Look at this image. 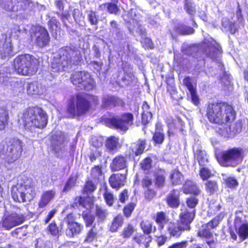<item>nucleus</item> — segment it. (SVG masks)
I'll use <instances>...</instances> for the list:
<instances>
[{
	"label": "nucleus",
	"instance_id": "obj_5",
	"mask_svg": "<svg viewBox=\"0 0 248 248\" xmlns=\"http://www.w3.org/2000/svg\"><path fill=\"white\" fill-rule=\"evenodd\" d=\"M245 156L243 148L234 147L217 153L216 154V158L222 167H235L243 161Z\"/></svg>",
	"mask_w": 248,
	"mask_h": 248
},
{
	"label": "nucleus",
	"instance_id": "obj_48",
	"mask_svg": "<svg viewBox=\"0 0 248 248\" xmlns=\"http://www.w3.org/2000/svg\"><path fill=\"white\" fill-rule=\"evenodd\" d=\"M78 178V174H76L75 176H70L66 181L65 184L62 189V192H66L73 187L77 183Z\"/></svg>",
	"mask_w": 248,
	"mask_h": 248
},
{
	"label": "nucleus",
	"instance_id": "obj_2",
	"mask_svg": "<svg viewBox=\"0 0 248 248\" xmlns=\"http://www.w3.org/2000/svg\"><path fill=\"white\" fill-rule=\"evenodd\" d=\"M99 104L98 96L88 93H78L71 96L69 99L66 113L69 117L79 118L85 115Z\"/></svg>",
	"mask_w": 248,
	"mask_h": 248
},
{
	"label": "nucleus",
	"instance_id": "obj_38",
	"mask_svg": "<svg viewBox=\"0 0 248 248\" xmlns=\"http://www.w3.org/2000/svg\"><path fill=\"white\" fill-rule=\"evenodd\" d=\"M103 167L101 165H94L91 170V177L94 182H98L103 175Z\"/></svg>",
	"mask_w": 248,
	"mask_h": 248
},
{
	"label": "nucleus",
	"instance_id": "obj_63",
	"mask_svg": "<svg viewBox=\"0 0 248 248\" xmlns=\"http://www.w3.org/2000/svg\"><path fill=\"white\" fill-rule=\"evenodd\" d=\"M184 9L186 12L189 15L193 16L196 13L195 6L190 2H186L185 4Z\"/></svg>",
	"mask_w": 248,
	"mask_h": 248
},
{
	"label": "nucleus",
	"instance_id": "obj_55",
	"mask_svg": "<svg viewBox=\"0 0 248 248\" xmlns=\"http://www.w3.org/2000/svg\"><path fill=\"white\" fill-rule=\"evenodd\" d=\"M88 13L87 18L89 22L91 25H97L98 24L99 20L98 15L93 10L87 11Z\"/></svg>",
	"mask_w": 248,
	"mask_h": 248
},
{
	"label": "nucleus",
	"instance_id": "obj_45",
	"mask_svg": "<svg viewBox=\"0 0 248 248\" xmlns=\"http://www.w3.org/2000/svg\"><path fill=\"white\" fill-rule=\"evenodd\" d=\"M39 84L37 81L28 83L26 87L27 93L30 95L39 94Z\"/></svg>",
	"mask_w": 248,
	"mask_h": 248
},
{
	"label": "nucleus",
	"instance_id": "obj_39",
	"mask_svg": "<svg viewBox=\"0 0 248 248\" xmlns=\"http://www.w3.org/2000/svg\"><path fill=\"white\" fill-rule=\"evenodd\" d=\"M46 231L49 235L58 237L62 233V227H59L55 221H52L47 226Z\"/></svg>",
	"mask_w": 248,
	"mask_h": 248
},
{
	"label": "nucleus",
	"instance_id": "obj_47",
	"mask_svg": "<svg viewBox=\"0 0 248 248\" xmlns=\"http://www.w3.org/2000/svg\"><path fill=\"white\" fill-rule=\"evenodd\" d=\"M198 196L192 195L186 198L185 203L190 211H196V207L198 204Z\"/></svg>",
	"mask_w": 248,
	"mask_h": 248
},
{
	"label": "nucleus",
	"instance_id": "obj_57",
	"mask_svg": "<svg viewBox=\"0 0 248 248\" xmlns=\"http://www.w3.org/2000/svg\"><path fill=\"white\" fill-rule=\"evenodd\" d=\"M60 23L55 17H52L48 22V29L51 33L56 31L59 28Z\"/></svg>",
	"mask_w": 248,
	"mask_h": 248
},
{
	"label": "nucleus",
	"instance_id": "obj_64",
	"mask_svg": "<svg viewBox=\"0 0 248 248\" xmlns=\"http://www.w3.org/2000/svg\"><path fill=\"white\" fill-rule=\"evenodd\" d=\"M143 46L147 49H153L154 48V43L152 39L148 37H145L141 42Z\"/></svg>",
	"mask_w": 248,
	"mask_h": 248
},
{
	"label": "nucleus",
	"instance_id": "obj_51",
	"mask_svg": "<svg viewBox=\"0 0 248 248\" xmlns=\"http://www.w3.org/2000/svg\"><path fill=\"white\" fill-rule=\"evenodd\" d=\"M84 221L86 228L92 227L95 220V217L93 215L87 212H83L81 215Z\"/></svg>",
	"mask_w": 248,
	"mask_h": 248
},
{
	"label": "nucleus",
	"instance_id": "obj_18",
	"mask_svg": "<svg viewBox=\"0 0 248 248\" xmlns=\"http://www.w3.org/2000/svg\"><path fill=\"white\" fill-rule=\"evenodd\" d=\"M128 168V161L126 155L119 154L115 156L110 164V169L112 171H118Z\"/></svg>",
	"mask_w": 248,
	"mask_h": 248
},
{
	"label": "nucleus",
	"instance_id": "obj_25",
	"mask_svg": "<svg viewBox=\"0 0 248 248\" xmlns=\"http://www.w3.org/2000/svg\"><path fill=\"white\" fill-rule=\"evenodd\" d=\"M55 196V191L48 190L43 192L38 202V208L43 209L46 206Z\"/></svg>",
	"mask_w": 248,
	"mask_h": 248
},
{
	"label": "nucleus",
	"instance_id": "obj_4",
	"mask_svg": "<svg viewBox=\"0 0 248 248\" xmlns=\"http://www.w3.org/2000/svg\"><path fill=\"white\" fill-rule=\"evenodd\" d=\"M14 70L18 75L32 76L36 74L40 67L39 58L28 54H21L16 56L12 62Z\"/></svg>",
	"mask_w": 248,
	"mask_h": 248
},
{
	"label": "nucleus",
	"instance_id": "obj_21",
	"mask_svg": "<svg viewBox=\"0 0 248 248\" xmlns=\"http://www.w3.org/2000/svg\"><path fill=\"white\" fill-rule=\"evenodd\" d=\"M126 174H112L108 179V183L112 188L118 190L124 185Z\"/></svg>",
	"mask_w": 248,
	"mask_h": 248
},
{
	"label": "nucleus",
	"instance_id": "obj_17",
	"mask_svg": "<svg viewBox=\"0 0 248 248\" xmlns=\"http://www.w3.org/2000/svg\"><path fill=\"white\" fill-rule=\"evenodd\" d=\"M195 215L196 211H190L187 209H186L180 213L179 216V224L185 228L186 231L190 230V224L194 220Z\"/></svg>",
	"mask_w": 248,
	"mask_h": 248
},
{
	"label": "nucleus",
	"instance_id": "obj_52",
	"mask_svg": "<svg viewBox=\"0 0 248 248\" xmlns=\"http://www.w3.org/2000/svg\"><path fill=\"white\" fill-rule=\"evenodd\" d=\"M152 140L155 145L162 144L165 140V135L163 132L155 131L153 134Z\"/></svg>",
	"mask_w": 248,
	"mask_h": 248
},
{
	"label": "nucleus",
	"instance_id": "obj_58",
	"mask_svg": "<svg viewBox=\"0 0 248 248\" xmlns=\"http://www.w3.org/2000/svg\"><path fill=\"white\" fill-rule=\"evenodd\" d=\"M156 195L155 190L151 187L145 188L144 191V196L145 198L148 201L152 200Z\"/></svg>",
	"mask_w": 248,
	"mask_h": 248
},
{
	"label": "nucleus",
	"instance_id": "obj_1",
	"mask_svg": "<svg viewBox=\"0 0 248 248\" xmlns=\"http://www.w3.org/2000/svg\"><path fill=\"white\" fill-rule=\"evenodd\" d=\"M205 112L208 121L218 125L214 128L217 135L230 138L242 131V124L240 122L232 123L236 119L237 114L232 104L223 101L208 102Z\"/></svg>",
	"mask_w": 248,
	"mask_h": 248
},
{
	"label": "nucleus",
	"instance_id": "obj_23",
	"mask_svg": "<svg viewBox=\"0 0 248 248\" xmlns=\"http://www.w3.org/2000/svg\"><path fill=\"white\" fill-rule=\"evenodd\" d=\"M102 108H107L108 107H115L119 105H123L124 101L120 98L111 95H106L102 97Z\"/></svg>",
	"mask_w": 248,
	"mask_h": 248
},
{
	"label": "nucleus",
	"instance_id": "obj_14",
	"mask_svg": "<svg viewBox=\"0 0 248 248\" xmlns=\"http://www.w3.org/2000/svg\"><path fill=\"white\" fill-rule=\"evenodd\" d=\"M25 220V218L23 215L12 213L3 218L1 224L5 229L9 230L22 224Z\"/></svg>",
	"mask_w": 248,
	"mask_h": 248
},
{
	"label": "nucleus",
	"instance_id": "obj_60",
	"mask_svg": "<svg viewBox=\"0 0 248 248\" xmlns=\"http://www.w3.org/2000/svg\"><path fill=\"white\" fill-rule=\"evenodd\" d=\"M107 9L109 14L117 15L119 11V8L117 3L108 2Z\"/></svg>",
	"mask_w": 248,
	"mask_h": 248
},
{
	"label": "nucleus",
	"instance_id": "obj_50",
	"mask_svg": "<svg viewBox=\"0 0 248 248\" xmlns=\"http://www.w3.org/2000/svg\"><path fill=\"white\" fill-rule=\"evenodd\" d=\"M199 175L203 181H206L209 180L213 176V174L209 169L203 166L200 168Z\"/></svg>",
	"mask_w": 248,
	"mask_h": 248
},
{
	"label": "nucleus",
	"instance_id": "obj_20",
	"mask_svg": "<svg viewBox=\"0 0 248 248\" xmlns=\"http://www.w3.org/2000/svg\"><path fill=\"white\" fill-rule=\"evenodd\" d=\"M182 190L185 194H191L198 196L201 193V190L197 183L192 180L186 179L182 187Z\"/></svg>",
	"mask_w": 248,
	"mask_h": 248
},
{
	"label": "nucleus",
	"instance_id": "obj_31",
	"mask_svg": "<svg viewBox=\"0 0 248 248\" xmlns=\"http://www.w3.org/2000/svg\"><path fill=\"white\" fill-rule=\"evenodd\" d=\"M170 183L172 186L180 185L184 179V175L178 167L173 169L169 176Z\"/></svg>",
	"mask_w": 248,
	"mask_h": 248
},
{
	"label": "nucleus",
	"instance_id": "obj_43",
	"mask_svg": "<svg viewBox=\"0 0 248 248\" xmlns=\"http://www.w3.org/2000/svg\"><path fill=\"white\" fill-rule=\"evenodd\" d=\"M185 231H186V229L180 224L179 225L169 227L168 228V231L170 236L177 238L180 237L182 232Z\"/></svg>",
	"mask_w": 248,
	"mask_h": 248
},
{
	"label": "nucleus",
	"instance_id": "obj_27",
	"mask_svg": "<svg viewBox=\"0 0 248 248\" xmlns=\"http://www.w3.org/2000/svg\"><path fill=\"white\" fill-rule=\"evenodd\" d=\"M221 30L223 32L234 34L238 31V28L235 22L231 21L228 17H223L221 21Z\"/></svg>",
	"mask_w": 248,
	"mask_h": 248
},
{
	"label": "nucleus",
	"instance_id": "obj_19",
	"mask_svg": "<svg viewBox=\"0 0 248 248\" xmlns=\"http://www.w3.org/2000/svg\"><path fill=\"white\" fill-rule=\"evenodd\" d=\"M234 227L241 241L248 238V223H243L240 217H235Z\"/></svg>",
	"mask_w": 248,
	"mask_h": 248
},
{
	"label": "nucleus",
	"instance_id": "obj_62",
	"mask_svg": "<svg viewBox=\"0 0 248 248\" xmlns=\"http://www.w3.org/2000/svg\"><path fill=\"white\" fill-rule=\"evenodd\" d=\"M153 185L152 179L148 176H145L142 179L141 186L143 188L151 187Z\"/></svg>",
	"mask_w": 248,
	"mask_h": 248
},
{
	"label": "nucleus",
	"instance_id": "obj_36",
	"mask_svg": "<svg viewBox=\"0 0 248 248\" xmlns=\"http://www.w3.org/2000/svg\"><path fill=\"white\" fill-rule=\"evenodd\" d=\"M93 181L90 179L86 180L82 187V194L89 196L93 193L97 188L96 184Z\"/></svg>",
	"mask_w": 248,
	"mask_h": 248
},
{
	"label": "nucleus",
	"instance_id": "obj_61",
	"mask_svg": "<svg viewBox=\"0 0 248 248\" xmlns=\"http://www.w3.org/2000/svg\"><path fill=\"white\" fill-rule=\"evenodd\" d=\"M152 117V114L150 111L142 112L141 115V123L146 125Z\"/></svg>",
	"mask_w": 248,
	"mask_h": 248
},
{
	"label": "nucleus",
	"instance_id": "obj_56",
	"mask_svg": "<svg viewBox=\"0 0 248 248\" xmlns=\"http://www.w3.org/2000/svg\"><path fill=\"white\" fill-rule=\"evenodd\" d=\"M103 196L106 204L109 206H111L114 202L113 194L106 189L104 191Z\"/></svg>",
	"mask_w": 248,
	"mask_h": 248
},
{
	"label": "nucleus",
	"instance_id": "obj_34",
	"mask_svg": "<svg viewBox=\"0 0 248 248\" xmlns=\"http://www.w3.org/2000/svg\"><path fill=\"white\" fill-rule=\"evenodd\" d=\"M152 237L151 235H147L145 233L136 235L133 237V240L139 246L143 245L145 248H148L150 243L152 241Z\"/></svg>",
	"mask_w": 248,
	"mask_h": 248
},
{
	"label": "nucleus",
	"instance_id": "obj_28",
	"mask_svg": "<svg viewBox=\"0 0 248 248\" xmlns=\"http://www.w3.org/2000/svg\"><path fill=\"white\" fill-rule=\"evenodd\" d=\"M124 223V217L122 215L119 214L113 218L109 226V231L111 232H116L122 227Z\"/></svg>",
	"mask_w": 248,
	"mask_h": 248
},
{
	"label": "nucleus",
	"instance_id": "obj_13",
	"mask_svg": "<svg viewBox=\"0 0 248 248\" xmlns=\"http://www.w3.org/2000/svg\"><path fill=\"white\" fill-rule=\"evenodd\" d=\"M71 59H68L67 57L61 56L59 58H55L51 62L49 70L52 77L55 74L65 71V69L71 62Z\"/></svg>",
	"mask_w": 248,
	"mask_h": 248
},
{
	"label": "nucleus",
	"instance_id": "obj_30",
	"mask_svg": "<svg viewBox=\"0 0 248 248\" xmlns=\"http://www.w3.org/2000/svg\"><path fill=\"white\" fill-rule=\"evenodd\" d=\"M203 185L205 192L209 196L216 194L218 190V184L216 180H208Z\"/></svg>",
	"mask_w": 248,
	"mask_h": 248
},
{
	"label": "nucleus",
	"instance_id": "obj_42",
	"mask_svg": "<svg viewBox=\"0 0 248 248\" xmlns=\"http://www.w3.org/2000/svg\"><path fill=\"white\" fill-rule=\"evenodd\" d=\"M98 236V232L95 227V224L90 228L86 232L85 237L84 240L85 243H91L97 239Z\"/></svg>",
	"mask_w": 248,
	"mask_h": 248
},
{
	"label": "nucleus",
	"instance_id": "obj_29",
	"mask_svg": "<svg viewBox=\"0 0 248 248\" xmlns=\"http://www.w3.org/2000/svg\"><path fill=\"white\" fill-rule=\"evenodd\" d=\"M140 229L142 232L147 235H151L156 231V227L154 225L153 222L148 219L142 220L140 224Z\"/></svg>",
	"mask_w": 248,
	"mask_h": 248
},
{
	"label": "nucleus",
	"instance_id": "obj_10",
	"mask_svg": "<svg viewBox=\"0 0 248 248\" xmlns=\"http://www.w3.org/2000/svg\"><path fill=\"white\" fill-rule=\"evenodd\" d=\"M29 189H32V186L16 184L13 185L11 188V195L13 200L18 203H24L30 201L33 197L31 196L29 198L27 191Z\"/></svg>",
	"mask_w": 248,
	"mask_h": 248
},
{
	"label": "nucleus",
	"instance_id": "obj_22",
	"mask_svg": "<svg viewBox=\"0 0 248 248\" xmlns=\"http://www.w3.org/2000/svg\"><path fill=\"white\" fill-rule=\"evenodd\" d=\"M165 201L170 208H178L180 204V194L178 190L171 189L166 197Z\"/></svg>",
	"mask_w": 248,
	"mask_h": 248
},
{
	"label": "nucleus",
	"instance_id": "obj_37",
	"mask_svg": "<svg viewBox=\"0 0 248 248\" xmlns=\"http://www.w3.org/2000/svg\"><path fill=\"white\" fill-rule=\"evenodd\" d=\"M13 47L11 42H5L0 52V57L2 60L13 56Z\"/></svg>",
	"mask_w": 248,
	"mask_h": 248
},
{
	"label": "nucleus",
	"instance_id": "obj_59",
	"mask_svg": "<svg viewBox=\"0 0 248 248\" xmlns=\"http://www.w3.org/2000/svg\"><path fill=\"white\" fill-rule=\"evenodd\" d=\"M196 157L200 167L205 166L206 164L209 162L208 159L204 157L203 153L201 151L197 153Z\"/></svg>",
	"mask_w": 248,
	"mask_h": 248
},
{
	"label": "nucleus",
	"instance_id": "obj_9",
	"mask_svg": "<svg viewBox=\"0 0 248 248\" xmlns=\"http://www.w3.org/2000/svg\"><path fill=\"white\" fill-rule=\"evenodd\" d=\"M226 213L221 212L211 220L202 225V229L198 232V236L202 238L210 239L213 237V233L211 230L216 229L220 222L224 218Z\"/></svg>",
	"mask_w": 248,
	"mask_h": 248
},
{
	"label": "nucleus",
	"instance_id": "obj_40",
	"mask_svg": "<svg viewBox=\"0 0 248 248\" xmlns=\"http://www.w3.org/2000/svg\"><path fill=\"white\" fill-rule=\"evenodd\" d=\"M9 116L7 111L0 107V131L4 130L8 126Z\"/></svg>",
	"mask_w": 248,
	"mask_h": 248
},
{
	"label": "nucleus",
	"instance_id": "obj_46",
	"mask_svg": "<svg viewBox=\"0 0 248 248\" xmlns=\"http://www.w3.org/2000/svg\"><path fill=\"white\" fill-rule=\"evenodd\" d=\"M153 160L150 156L144 158L140 163V168L144 172L148 173L153 168Z\"/></svg>",
	"mask_w": 248,
	"mask_h": 248
},
{
	"label": "nucleus",
	"instance_id": "obj_3",
	"mask_svg": "<svg viewBox=\"0 0 248 248\" xmlns=\"http://www.w3.org/2000/svg\"><path fill=\"white\" fill-rule=\"evenodd\" d=\"M22 120L24 129L31 132L35 128H44L48 122L46 113L38 106L26 108L23 113Z\"/></svg>",
	"mask_w": 248,
	"mask_h": 248
},
{
	"label": "nucleus",
	"instance_id": "obj_12",
	"mask_svg": "<svg viewBox=\"0 0 248 248\" xmlns=\"http://www.w3.org/2000/svg\"><path fill=\"white\" fill-rule=\"evenodd\" d=\"M76 216L73 213L68 214L64 218L67 224L65 234L69 238H73L79 234L83 230V225L76 221Z\"/></svg>",
	"mask_w": 248,
	"mask_h": 248
},
{
	"label": "nucleus",
	"instance_id": "obj_53",
	"mask_svg": "<svg viewBox=\"0 0 248 248\" xmlns=\"http://www.w3.org/2000/svg\"><path fill=\"white\" fill-rule=\"evenodd\" d=\"M95 216L99 221H104L108 215L107 210L98 205L95 206Z\"/></svg>",
	"mask_w": 248,
	"mask_h": 248
},
{
	"label": "nucleus",
	"instance_id": "obj_15",
	"mask_svg": "<svg viewBox=\"0 0 248 248\" xmlns=\"http://www.w3.org/2000/svg\"><path fill=\"white\" fill-rule=\"evenodd\" d=\"M33 36L35 37V42L36 45L40 47H44L48 45L50 37L47 30L44 27L37 26L33 32Z\"/></svg>",
	"mask_w": 248,
	"mask_h": 248
},
{
	"label": "nucleus",
	"instance_id": "obj_41",
	"mask_svg": "<svg viewBox=\"0 0 248 248\" xmlns=\"http://www.w3.org/2000/svg\"><path fill=\"white\" fill-rule=\"evenodd\" d=\"M174 29L175 31L182 35L192 34L195 32V30L192 27L184 24H178Z\"/></svg>",
	"mask_w": 248,
	"mask_h": 248
},
{
	"label": "nucleus",
	"instance_id": "obj_26",
	"mask_svg": "<svg viewBox=\"0 0 248 248\" xmlns=\"http://www.w3.org/2000/svg\"><path fill=\"white\" fill-rule=\"evenodd\" d=\"M216 41H211L207 39H204L202 44L204 45L203 53L207 57L213 58L216 56L217 48L215 45Z\"/></svg>",
	"mask_w": 248,
	"mask_h": 248
},
{
	"label": "nucleus",
	"instance_id": "obj_24",
	"mask_svg": "<svg viewBox=\"0 0 248 248\" xmlns=\"http://www.w3.org/2000/svg\"><path fill=\"white\" fill-rule=\"evenodd\" d=\"M155 186L158 188H162L166 184V172L162 168H157L154 172Z\"/></svg>",
	"mask_w": 248,
	"mask_h": 248
},
{
	"label": "nucleus",
	"instance_id": "obj_33",
	"mask_svg": "<svg viewBox=\"0 0 248 248\" xmlns=\"http://www.w3.org/2000/svg\"><path fill=\"white\" fill-rule=\"evenodd\" d=\"M118 145V139L114 136H111L108 138L105 143V147L107 151L112 154L117 151Z\"/></svg>",
	"mask_w": 248,
	"mask_h": 248
},
{
	"label": "nucleus",
	"instance_id": "obj_8",
	"mask_svg": "<svg viewBox=\"0 0 248 248\" xmlns=\"http://www.w3.org/2000/svg\"><path fill=\"white\" fill-rule=\"evenodd\" d=\"M29 5L27 0H0V7L16 17L21 15Z\"/></svg>",
	"mask_w": 248,
	"mask_h": 248
},
{
	"label": "nucleus",
	"instance_id": "obj_32",
	"mask_svg": "<svg viewBox=\"0 0 248 248\" xmlns=\"http://www.w3.org/2000/svg\"><path fill=\"white\" fill-rule=\"evenodd\" d=\"M153 218L158 225V231L162 232L165 228V224L168 220L166 213L163 211L158 212Z\"/></svg>",
	"mask_w": 248,
	"mask_h": 248
},
{
	"label": "nucleus",
	"instance_id": "obj_35",
	"mask_svg": "<svg viewBox=\"0 0 248 248\" xmlns=\"http://www.w3.org/2000/svg\"><path fill=\"white\" fill-rule=\"evenodd\" d=\"M136 231V226L132 223H128L123 228L120 235L123 238L127 240L129 239Z\"/></svg>",
	"mask_w": 248,
	"mask_h": 248
},
{
	"label": "nucleus",
	"instance_id": "obj_6",
	"mask_svg": "<svg viewBox=\"0 0 248 248\" xmlns=\"http://www.w3.org/2000/svg\"><path fill=\"white\" fill-rule=\"evenodd\" d=\"M101 121L110 128L125 132L134 124V116L131 112H125L111 118L102 117Z\"/></svg>",
	"mask_w": 248,
	"mask_h": 248
},
{
	"label": "nucleus",
	"instance_id": "obj_49",
	"mask_svg": "<svg viewBox=\"0 0 248 248\" xmlns=\"http://www.w3.org/2000/svg\"><path fill=\"white\" fill-rule=\"evenodd\" d=\"M147 145V140L146 139H139L137 143V148L134 152V155L136 156H139L142 155L145 151Z\"/></svg>",
	"mask_w": 248,
	"mask_h": 248
},
{
	"label": "nucleus",
	"instance_id": "obj_54",
	"mask_svg": "<svg viewBox=\"0 0 248 248\" xmlns=\"http://www.w3.org/2000/svg\"><path fill=\"white\" fill-rule=\"evenodd\" d=\"M225 186L229 188L235 189L239 185L237 180L233 177H228L224 179Z\"/></svg>",
	"mask_w": 248,
	"mask_h": 248
},
{
	"label": "nucleus",
	"instance_id": "obj_16",
	"mask_svg": "<svg viewBox=\"0 0 248 248\" xmlns=\"http://www.w3.org/2000/svg\"><path fill=\"white\" fill-rule=\"evenodd\" d=\"M183 83L190 92L192 103L195 106H198L200 104V99L197 94L196 83L193 82L192 78L189 76L184 78Z\"/></svg>",
	"mask_w": 248,
	"mask_h": 248
},
{
	"label": "nucleus",
	"instance_id": "obj_7",
	"mask_svg": "<svg viewBox=\"0 0 248 248\" xmlns=\"http://www.w3.org/2000/svg\"><path fill=\"white\" fill-rule=\"evenodd\" d=\"M70 80L75 85L87 91L93 90L95 87V82L92 78L90 74L85 71L74 72L71 77Z\"/></svg>",
	"mask_w": 248,
	"mask_h": 248
},
{
	"label": "nucleus",
	"instance_id": "obj_44",
	"mask_svg": "<svg viewBox=\"0 0 248 248\" xmlns=\"http://www.w3.org/2000/svg\"><path fill=\"white\" fill-rule=\"evenodd\" d=\"M137 203L134 202H130L124 205L123 208V217L129 218L136 207Z\"/></svg>",
	"mask_w": 248,
	"mask_h": 248
},
{
	"label": "nucleus",
	"instance_id": "obj_11",
	"mask_svg": "<svg viewBox=\"0 0 248 248\" xmlns=\"http://www.w3.org/2000/svg\"><path fill=\"white\" fill-rule=\"evenodd\" d=\"M23 152V142L16 138H11L8 141L7 157L10 162H14L20 157Z\"/></svg>",
	"mask_w": 248,
	"mask_h": 248
}]
</instances>
